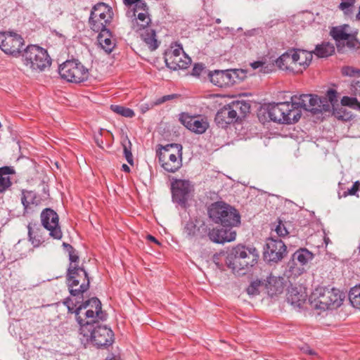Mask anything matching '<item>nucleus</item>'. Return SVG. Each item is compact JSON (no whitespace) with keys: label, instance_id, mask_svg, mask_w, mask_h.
Here are the masks:
<instances>
[{"label":"nucleus","instance_id":"obj_53","mask_svg":"<svg viewBox=\"0 0 360 360\" xmlns=\"http://www.w3.org/2000/svg\"><path fill=\"white\" fill-rule=\"evenodd\" d=\"M146 238L150 240V241H152L158 245H160V243H159V241L154 237L152 235H148L146 236Z\"/></svg>","mask_w":360,"mask_h":360},{"label":"nucleus","instance_id":"obj_2","mask_svg":"<svg viewBox=\"0 0 360 360\" xmlns=\"http://www.w3.org/2000/svg\"><path fill=\"white\" fill-rule=\"evenodd\" d=\"M259 257L255 248L238 244L229 251L225 262L234 274L243 275L257 263Z\"/></svg>","mask_w":360,"mask_h":360},{"label":"nucleus","instance_id":"obj_27","mask_svg":"<svg viewBox=\"0 0 360 360\" xmlns=\"http://www.w3.org/2000/svg\"><path fill=\"white\" fill-rule=\"evenodd\" d=\"M206 232L207 226L202 221H196V223H195L193 221H188L184 227V233L189 238H202Z\"/></svg>","mask_w":360,"mask_h":360},{"label":"nucleus","instance_id":"obj_57","mask_svg":"<svg viewBox=\"0 0 360 360\" xmlns=\"http://www.w3.org/2000/svg\"><path fill=\"white\" fill-rule=\"evenodd\" d=\"M277 296V294H268L267 300H273L275 297Z\"/></svg>","mask_w":360,"mask_h":360},{"label":"nucleus","instance_id":"obj_3","mask_svg":"<svg viewBox=\"0 0 360 360\" xmlns=\"http://www.w3.org/2000/svg\"><path fill=\"white\" fill-rule=\"evenodd\" d=\"M207 213L214 223L223 227L233 228L240 223V216L238 210L223 201L212 203L208 207Z\"/></svg>","mask_w":360,"mask_h":360},{"label":"nucleus","instance_id":"obj_52","mask_svg":"<svg viewBox=\"0 0 360 360\" xmlns=\"http://www.w3.org/2000/svg\"><path fill=\"white\" fill-rule=\"evenodd\" d=\"M68 253H69V259L71 262L70 264H72V263H76L79 261V256L77 255L75 249H73Z\"/></svg>","mask_w":360,"mask_h":360},{"label":"nucleus","instance_id":"obj_29","mask_svg":"<svg viewBox=\"0 0 360 360\" xmlns=\"http://www.w3.org/2000/svg\"><path fill=\"white\" fill-rule=\"evenodd\" d=\"M165 63L168 68L176 70L187 68L191 63V59L186 53H183L180 56L165 57Z\"/></svg>","mask_w":360,"mask_h":360},{"label":"nucleus","instance_id":"obj_25","mask_svg":"<svg viewBox=\"0 0 360 360\" xmlns=\"http://www.w3.org/2000/svg\"><path fill=\"white\" fill-rule=\"evenodd\" d=\"M98 36V42L101 48L107 53L112 51L115 47V39H113L110 30L105 29L100 30Z\"/></svg>","mask_w":360,"mask_h":360},{"label":"nucleus","instance_id":"obj_16","mask_svg":"<svg viewBox=\"0 0 360 360\" xmlns=\"http://www.w3.org/2000/svg\"><path fill=\"white\" fill-rule=\"evenodd\" d=\"M41 225L49 231V235L54 239L59 240L63 233L58 223V214L51 208L44 209L41 213Z\"/></svg>","mask_w":360,"mask_h":360},{"label":"nucleus","instance_id":"obj_28","mask_svg":"<svg viewBox=\"0 0 360 360\" xmlns=\"http://www.w3.org/2000/svg\"><path fill=\"white\" fill-rule=\"evenodd\" d=\"M29 240L34 247H39L44 241L43 229L37 222H30L27 226Z\"/></svg>","mask_w":360,"mask_h":360},{"label":"nucleus","instance_id":"obj_31","mask_svg":"<svg viewBox=\"0 0 360 360\" xmlns=\"http://www.w3.org/2000/svg\"><path fill=\"white\" fill-rule=\"evenodd\" d=\"M349 25L345 24L336 27H332L330 31V34L333 37V39L335 41L338 48L340 47V43L342 41H345L351 33H349Z\"/></svg>","mask_w":360,"mask_h":360},{"label":"nucleus","instance_id":"obj_37","mask_svg":"<svg viewBox=\"0 0 360 360\" xmlns=\"http://www.w3.org/2000/svg\"><path fill=\"white\" fill-rule=\"evenodd\" d=\"M110 109L115 113L122 115L124 117L131 118L135 115L134 110L123 105H111Z\"/></svg>","mask_w":360,"mask_h":360},{"label":"nucleus","instance_id":"obj_45","mask_svg":"<svg viewBox=\"0 0 360 360\" xmlns=\"http://www.w3.org/2000/svg\"><path fill=\"white\" fill-rule=\"evenodd\" d=\"M355 2L356 0H341L339 8L344 11L345 13H350V8L354 6Z\"/></svg>","mask_w":360,"mask_h":360},{"label":"nucleus","instance_id":"obj_13","mask_svg":"<svg viewBox=\"0 0 360 360\" xmlns=\"http://www.w3.org/2000/svg\"><path fill=\"white\" fill-rule=\"evenodd\" d=\"M68 285L69 292H86L89 287V278L86 271L76 264H70Z\"/></svg>","mask_w":360,"mask_h":360},{"label":"nucleus","instance_id":"obj_55","mask_svg":"<svg viewBox=\"0 0 360 360\" xmlns=\"http://www.w3.org/2000/svg\"><path fill=\"white\" fill-rule=\"evenodd\" d=\"M356 291H359L360 292V284L356 285L355 286L352 288L349 292H355Z\"/></svg>","mask_w":360,"mask_h":360},{"label":"nucleus","instance_id":"obj_32","mask_svg":"<svg viewBox=\"0 0 360 360\" xmlns=\"http://www.w3.org/2000/svg\"><path fill=\"white\" fill-rule=\"evenodd\" d=\"M266 281H268V275L265 278L253 279L247 288V292H268V283Z\"/></svg>","mask_w":360,"mask_h":360},{"label":"nucleus","instance_id":"obj_24","mask_svg":"<svg viewBox=\"0 0 360 360\" xmlns=\"http://www.w3.org/2000/svg\"><path fill=\"white\" fill-rule=\"evenodd\" d=\"M294 60L293 51L290 50L282 54L275 63L279 69L296 73L297 70Z\"/></svg>","mask_w":360,"mask_h":360},{"label":"nucleus","instance_id":"obj_54","mask_svg":"<svg viewBox=\"0 0 360 360\" xmlns=\"http://www.w3.org/2000/svg\"><path fill=\"white\" fill-rule=\"evenodd\" d=\"M63 246L66 248V250H68V252L74 249L71 245L66 243H63Z\"/></svg>","mask_w":360,"mask_h":360},{"label":"nucleus","instance_id":"obj_4","mask_svg":"<svg viewBox=\"0 0 360 360\" xmlns=\"http://www.w3.org/2000/svg\"><path fill=\"white\" fill-rule=\"evenodd\" d=\"M79 335L82 341L91 343L97 347H107L114 342L112 330L106 326L97 323L79 328Z\"/></svg>","mask_w":360,"mask_h":360},{"label":"nucleus","instance_id":"obj_5","mask_svg":"<svg viewBox=\"0 0 360 360\" xmlns=\"http://www.w3.org/2000/svg\"><path fill=\"white\" fill-rule=\"evenodd\" d=\"M267 113L271 121L283 124L297 122L302 115L300 110L294 108L292 101L269 103Z\"/></svg>","mask_w":360,"mask_h":360},{"label":"nucleus","instance_id":"obj_9","mask_svg":"<svg viewBox=\"0 0 360 360\" xmlns=\"http://www.w3.org/2000/svg\"><path fill=\"white\" fill-rule=\"evenodd\" d=\"M62 79L69 82L81 83L88 79L89 70L77 60H66L58 68Z\"/></svg>","mask_w":360,"mask_h":360},{"label":"nucleus","instance_id":"obj_12","mask_svg":"<svg viewBox=\"0 0 360 360\" xmlns=\"http://www.w3.org/2000/svg\"><path fill=\"white\" fill-rule=\"evenodd\" d=\"M292 105L295 109L312 112L316 114L322 112H328L330 109L329 103H323V101L317 96L311 94L294 95L291 97Z\"/></svg>","mask_w":360,"mask_h":360},{"label":"nucleus","instance_id":"obj_26","mask_svg":"<svg viewBox=\"0 0 360 360\" xmlns=\"http://www.w3.org/2000/svg\"><path fill=\"white\" fill-rule=\"evenodd\" d=\"M84 302L83 294H70L64 304L70 311L75 314L76 319H77V313L81 312Z\"/></svg>","mask_w":360,"mask_h":360},{"label":"nucleus","instance_id":"obj_11","mask_svg":"<svg viewBox=\"0 0 360 360\" xmlns=\"http://www.w3.org/2000/svg\"><path fill=\"white\" fill-rule=\"evenodd\" d=\"M113 13L112 8L105 3H98L95 5L89 19V24L91 30L98 32L101 30L107 29L112 19Z\"/></svg>","mask_w":360,"mask_h":360},{"label":"nucleus","instance_id":"obj_8","mask_svg":"<svg viewBox=\"0 0 360 360\" xmlns=\"http://www.w3.org/2000/svg\"><path fill=\"white\" fill-rule=\"evenodd\" d=\"M106 319V314L102 310V304L97 297L85 300L80 313H77V322L79 328L98 323Z\"/></svg>","mask_w":360,"mask_h":360},{"label":"nucleus","instance_id":"obj_23","mask_svg":"<svg viewBox=\"0 0 360 360\" xmlns=\"http://www.w3.org/2000/svg\"><path fill=\"white\" fill-rule=\"evenodd\" d=\"M293 56L295 58V64L296 65V73H301L310 64L312 60V51H307L304 50H292Z\"/></svg>","mask_w":360,"mask_h":360},{"label":"nucleus","instance_id":"obj_14","mask_svg":"<svg viewBox=\"0 0 360 360\" xmlns=\"http://www.w3.org/2000/svg\"><path fill=\"white\" fill-rule=\"evenodd\" d=\"M24 45L22 37L15 33L0 32V49L6 54L18 57Z\"/></svg>","mask_w":360,"mask_h":360},{"label":"nucleus","instance_id":"obj_56","mask_svg":"<svg viewBox=\"0 0 360 360\" xmlns=\"http://www.w3.org/2000/svg\"><path fill=\"white\" fill-rule=\"evenodd\" d=\"M122 170H123L124 172H125L129 173V172H130V168H129V167L127 165H126V164H123V165H122Z\"/></svg>","mask_w":360,"mask_h":360},{"label":"nucleus","instance_id":"obj_61","mask_svg":"<svg viewBox=\"0 0 360 360\" xmlns=\"http://www.w3.org/2000/svg\"><path fill=\"white\" fill-rule=\"evenodd\" d=\"M306 352L309 353V354H314V352L311 349L307 350Z\"/></svg>","mask_w":360,"mask_h":360},{"label":"nucleus","instance_id":"obj_44","mask_svg":"<svg viewBox=\"0 0 360 360\" xmlns=\"http://www.w3.org/2000/svg\"><path fill=\"white\" fill-rule=\"evenodd\" d=\"M342 74L344 76L360 77V69L350 66H345L342 68Z\"/></svg>","mask_w":360,"mask_h":360},{"label":"nucleus","instance_id":"obj_43","mask_svg":"<svg viewBox=\"0 0 360 360\" xmlns=\"http://www.w3.org/2000/svg\"><path fill=\"white\" fill-rule=\"evenodd\" d=\"M124 155L129 164L131 165H134L133 155L131 151V143L129 139L127 140V143H122Z\"/></svg>","mask_w":360,"mask_h":360},{"label":"nucleus","instance_id":"obj_15","mask_svg":"<svg viewBox=\"0 0 360 360\" xmlns=\"http://www.w3.org/2000/svg\"><path fill=\"white\" fill-rule=\"evenodd\" d=\"M286 253V246L284 243L278 238L271 237L266 240L264 248V258L269 262H278L281 261Z\"/></svg>","mask_w":360,"mask_h":360},{"label":"nucleus","instance_id":"obj_40","mask_svg":"<svg viewBox=\"0 0 360 360\" xmlns=\"http://www.w3.org/2000/svg\"><path fill=\"white\" fill-rule=\"evenodd\" d=\"M357 32H352L346 41V46L351 50L356 51L360 49V41L356 37Z\"/></svg>","mask_w":360,"mask_h":360},{"label":"nucleus","instance_id":"obj_21","mask_svg":"<svg viewBox=\"0 0 360 360\" xmlns=\"http://www.w3.org/2000/svg\"><path fill=\"white\" fill-rule=\"evenodd\" d=\"M210 239L216 243H224L235 240L236 232L230 227L215 228L208 233Z\"/></svg>","mask_w":360,"mask_h":360},{"label":"nucleus","instance_id":"obj_50","mask_svg":"<svg viewBox=\"0 0 360 360\" xmlns=\"http://www.w3.org/2000/svg\"><path fill=\"white\" fill-rule=\"evenodd\" d=\"M360 186L359 181H356L353 184L351 188L348 189L347 192L345 193V196L347 195H354L356 194Z\"/></svg>","mask_w":360,"mask_h":360},{"label":"nucleus","instance_id":"obj_60","mask_svg":"<svg viewBox=\"0 0 360 360\" xmlns=\"http://www.w3.org/2000/svg\"><path fill=\"white\" fill-rule=\"evenodd\" d=\"M356 18L360 20V6H359V13H357L356 15Z\"/></svg>","mask_w":360,"mask_h":360},{"label":"nucleus","instance_id":"obj_41","mask_svg":"<svg viewBox=\"0 0 360 360\" xmlns=\"http://www.w3.org/2000/svg\"><path fill=\"white\" fill-rule=\"evenodd\" d=\"M341 103L344 106H349L360 111V102L356 98L343 96L341 99Z\"/></svg>","mask_w":360,"mask_h":360},{"label":"nucleus","instance_id":"obj_7","mask_svg":"<svg viewBox=\"0 0 360 360\" xmlns=\"http://www.w3.org/2000/svg\"><path fill=\"white\" fill-rule=\"evenodd\" d=\"M182 149L181 144L171 143L157 151L159 162L165 171L174 173L181 167Z\"/></svg>","mask_w":360,"mask_h":360},{"label":"nucleus","instance_id":"obj_34","mask_svg":"<svg viewBox=\"0 0 360 360\" xmlns=\"http://www.w3.org/2000/svg\"><path fill=\"white\" fill-rule=\"evenodd\" d=\"M313 257V253L306 248H300L292 255V260L297 261L302 266L307 264Z\"/></svg>","mask_w":360,"mask_h":360},{"label":"nucleus","instance_id":"obj_30","mask_svg":"<svg viewBox=\"0 0 360 360\" xmlns=\"http://www.w3.org/2000/svg\"><path fill=\"white\" fill-rule=\"evenodd\" d=\"M40 202L39 198L37 193L32 191L22 190L21 193V203L23 205V214L29 212L31 206H37Z\"/></svg>","mask_w":360,"mask_h":360},{"label":"nucleus","instance_id":"obj_38","mask_svg":"<svg viewBox=\"0 0 360 360\" xmlns=\"http://www.w3.org/2000/svg\"><path fill=\"white\" fill-rule=\"evenodd\" d=\"M253 70L259 69L262 73H269L274 70V64H267L265 61L257 60L250 63Z\"/></svg>","mask_w":360,"mask_h":360},{"label":"nucleus","instance_id":"obj_58","mask_svg":"<svg viewBox=\"0 0 360 360\" xmlns=\"http://www.w3.org/2000/svg\"><path fill=\"white\" fill-rule=\"evenodd\" d=\"M355 85H357L360 87V82L359 81L356 82L355 84H354L353 83L352 84V86L355 89V91H356L357 89Z\"/></svg>","mask_w":360,"mask_h":360},{"label":"nucleus","instance_id":"obj_51","mask_svg":"<svg viewBox=\"0 0 360 360\" xmlns=\"http://www.w3.org/2000/svg\"><path fill=\"white\" fill-rule=\"evenodd\" d=\"M176 97H177L176 94H170V95L164 96L161 97L160 98H159L158 100H157V101L155 102V104H157V105L161 104L165 101L172 100Z\"/></svg>","mask_w":360,"mask_h":360},{"label":"nucleus","instance_id":"obj_47","mask_svg":"<svg viewBox=\"0 0 360 360\" xmlns=\"http://www.w3.org/2000/svg\"><path fill=\"white\" fill-rule=\"evenodd\" d=\"M275 231L278 236L284 237L288 234V231L287 230L285 224L281 221H278V225L275 228Z\"/></svg>","mask_w":360,"mask_h":360},{"label":"nucleus","instance_id":"obj_46","mask_svg":"<svg viewBox=\"0 0 360 360\" xmlns=\"http://www.w3.org/2000/svg\"><path fill=\"white\" fill-rule=\"evenodd\" d=\"M209 72L205 65L202 63L195 64L193 70L192 75L195 77H200L202 74H207Z\"/></svg>","mask_w":360,"mask_h":360},{"label":"nucleus","instance_id":"obj_1","mask_svg":"<svg viewBox=\"0 0 360 360\" xmlns=\"http://www.w3.org/2000/svg\"><path fill=\"white\" fill-rule=\"evenodd\" d=\"M347 294H287L286 300L298 311L315 310L318 314L339 307Z\"/></svg>","mask_w":360,"mask_h":360},{"label":"nucleus","instance_id":"obj_22","mask_svg":"<svg viewBox=\"0 0 360 360\" xmlns=\"http://www.w3.org/2000/svg\"><path fill=\"white\" fill-rule=\"evenodd\" d=\"M237 119L235 111L230 103L217 112L214 120L218 126L225 127L227 124L236 122Z\"/></svg>","mask_w":360,"mask_h":360},{"label":"nucleus","instance_id":"obj_49","mask_svg":"<svg viewBox=\"0 0 360 360\" xmlns=\"http://www.w3.org/2000/svg\"><path fill=\"white\" fill-rule=\"evenodd\" d=\"M183 53H185L183 48L180 45H177L175 49L167 53L166 57L180 56Z\"/></svg>","mask_w":360,"mask_h":360},{"label":"nucleus","instance_id":"obj_48","mask_svg":"<svg viewBox=\"0 0 360 360\" xmlns=\"http://www.w3.org/2000/svg\"><path fill=\"white\" fill-rule=\"evenodd\" d=\"M348 295L351 304L354 308L360 309V294H348Z\"/></svg>","mask_w":360,"mask_h":360},{"label":"nucleus","instance_id":"obj_59","mask_svg":"<svg viewBox=\"0 0 360 360\" xmlns=\"http://www.w3.org/2000/svg\"><path fill=\"white\" fill-rule=\"evenodd\" d=\"M337 117L339 119H342V120H347L349 118L348 117H346L345 115H337Z\"/></svg>","mask_w":360,"mask_h":360},{"label":"nucleus","instance_id":"obj_35","mask_svg":"<svg viewBox=\"0 0 360 360\" xmlns=\"http://www.w3.org/2000/svg\"><path fill=\"white\" fill-rule=\"evenodd\" d=\"M13 173V169L9 167L0 168V193L4 192L11 186V178L8 174Z\"/></svg>","mask_w":360,"mask_h":360},{"label":"nucleus","instance_id":"obj_6","mask_svg":"<svg viewBox=\"0 0 360 360\" xmlns=\"http://www.w3.org/2000/svg\"><path fill=\"white\" fill-rule=\"evenodd\" d=\"M21 56L24 65L33 71L42 72L51 64L47 51L37 45L27 46Z\"/></svg>","mask_w":360,"mask_h":360},{"label":"nucleus","instance_id":"obj_18","mask_svg":"<svg viewBox=\"0 0 360 360\" xmlns=\"http://www.w3.org/2000/svg\"><path fill=\"white\" fill-rule=\"evenodd\" d=\"M190 191V184L188 181L176 179L172 183L173 200L182 206L186 205Z\"/></svg>","mask_w":360,"mask_h":360},{"label":"nucleus","instance_id":"obj_10","mask_svg":"<svg viewBox=\"0 0 360 360\" xmlns=\"http://www.w3.org/2000/svg\"><path fill=\"white\" fill-rule=\"evenodd\" d=\"M136 15L137 16L136 20V23L133 25V29L136 32H140L142 40L151 51L155 50L159 46V42L156 39L155 31L148 27L150 22L148 13L138 12Z\"/></svg>","mask_w":360,"mask_h":360},{"label":"nucleus","instance_id":"obj_33","mask_svg":"<svg viewBox=\"0 0 360 360\" xmlns=\"http://www.w3.org/2000/svg\"><path fill=\"white\" fill-rule=\"evenodd\" d=\"M334 52V45L332 43L327 41L316 45L314 51H312V53H314L319 58H326L331 56Z\"/></svg>","mask_w":360,"mask_h":360},{"label":"nucleus","instance_id":"obj_17","mask_svg":"<svg viewBox=\"0 0 360 360\" xmlns=\"http://www.w3.org/2000/svg\"><path fill=\"white\" fill-rule=\"evenodd\" d=\"M207 75L212 84L223 88L231 86L236 83L235 79L237 77V70H214V72H209Z\"/></svg>","mask_w":360,"mask_h":360},{"label":"nucleus","instance_id":"obj_36","mask_svg":"<svg viewBox=\"0 0 360 360\" xmlns=\"http://www.w3.org/2000/svg\"><path fill=\"white\" fill-rule=\"evenodd\" d=\"M231 105L233 110L235 111L237 118L240 116L244 117L250 112V105L245 101H233Z\"/></svg>","mask_w":360,"mask_h":360},{"label":"nucleus","instance_id":"obj_19","mask_svg":"<svg viewBox=\"0 0 360 360\" xmlns=\"http://www.w3.org/2000/svg\"><path fill=\"white\" fill-rule=\"evenodd\" d=\"M268 292H294L291 282L285 277L274 276L272 273L268 274Z\"/></svg>","mask_w":360,"mask_h":360},{"label":"nucleus","instance_id":"obj_39","mask_svg":"<svg viewBox=\"0 0 360 360\" xmlns=\"http://www.w3.org/2000/svg\"><path fill=\"white\" fill-rule=\"evenodd\" d=\"M124 4L126 6H131L133 4H135L134 8V15L136 16V13L138 12H148V7L146 2L142 0H123Z\"/></svg>","mask_w":360,"mask_h":360},{"label":"nucleus","instance_id":"obj_20","mask_svg":"<svg viewBox=\"0 0 360 360\" xmlns=\"http://www.w3.org/2000/svg\"><path fill=\"white\" fill-rule=\"evenodd\" d=\"M179 121L188 129L196 134H203L209 127L205 119L193 117L185 112L179 115Z\"/></svg>","mask_w":360,"mask_h":360},{"label":"nucleus","instance_id":"obj_42","mask_svg":"<svg viewBox=\"0 0 360 360\" xmlns=\"http://www.w3.org/2000/svg\"><path fill=\"white\" fill-rule=\"evenodd\" d=\"M337 91L334 89H330L327 91L326 97L321 98L323 101V103H330L333 106L338 102Z\"/></svg>","mask_w":360,"mask_h":360}]
</instances>
